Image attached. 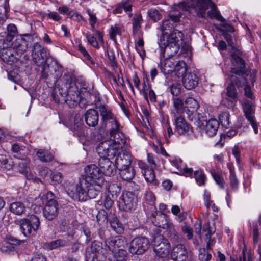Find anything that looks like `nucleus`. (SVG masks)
I'll return each mask as SVG.
<instances>
[{
  "label": "nucleus",
  "mask_w": 261,
  "mask_h": 261,
  "mask_svg": "<svg viewBox=\"0 0 261 261\" xmlns=\"http://www.w3.org/2000/svg\"><path fill=\"white\" fill-rule=\"evenodd\" d=\"M104 185L99 168L95 164L87 165L85 168V174L79 178L73 198L80 201H85L88 198H95L101 194Z\"/></svg>",
  "instance_id": "obj_1"
},
{
  "label": "nucleus",
  "mask_w": 261,
  "mask_h": 261,
  "mask_svg": "<svg viewBox=\"0 0 261 261\" xmlns=\"http://www.w3.org/2000/svg\"><path fill=\"white\" fill-rule=\"evenodd\" d=\"M81 93L77 86L72 82L69 75L65 74L62 79L57 81L55 87L51 92V96L56 103L60 102L63 98L70 107L74 108L81 101Z\"/></svg>",
  "instance_id": "obj_2"
},
{
  "label": "nucleus",
  "mask_w": 261,
  "mask_h": 261,
  "mask_svg": "<svg viewBox=\"0 0 261 261\" xmlns=\"http://www.w3.org/2000/svg\"><path fill=\"white\" fill-rule=\"evenodd\" d=\"M110 140L100 142L96 147L97 153L102 158L113 159L126 143L124 134H115L110 135Z\"/></svg>",
  "instance_id": "obj_3"
},
{
  "label": "nucleus",
  "mask_w": 261,
  "mask_h": 261,
  "mask_svg": "<svg viewBox=\"0 0 261 261\" xmlns=\"http://www.w3.org/2000/svg\"><path fill=\"white\" fill-rule=\"evenodd\" d=\"M101 116V127L105 128L108 124L111 125L110 129V135L115 134H123L120 131L119 124L117 121L115 115L108 107L101 105L97 107Z\"/></svg>",
  "instance_id": "obj_4"
},
{
  "label": "nucleus",
  "mask_w": 261,
  "mask_h": 261,
  "mask_svg": "<svg viewBox=\"0 0 261 261\" xmlns=\"http://www.w3.org/2000/svg\"><path fill=\"white\" fill-rule=\"evenodd\" d=\"M153 250L156 255L161 258L167 256L170 251V245L162 234L157 233L153 239Z\"/></svg>",
  "instance_id": "obj_5"
},
{
  "label": "nucleus",
  "mask_w": 261,
  "mask_h": 261,
  "mask_svg": "<svg viewBox=\"0 0 261 261\" xmlns=\"http://www.w3.org/2000/svg\"><path fill=\"white\" fill-rule=\"evenodd\" d=\"M230 82L228 84L226 87L225 95L229 97H234L238 99V90H239L244 84L246 83V77L243 76H237L233 74L229 75Z\"/></svg>",
  "instance_id": "obj_6"
},
{
  "label": "nucleus",
  "mask_w": 261,
  "mask_h": 261,
  "mask_svg": "<svg viewBox=\"0 0 261 261\" xmlns=\"http://www.w3.org/2000/svg\"><path fill=\"white\" fill-rule=\"evenodd\" d=\"M150 242L144 237H138L130 242L129 252L133 255H141L144 253L149 248Z\"/></svg>",
  "instance_id": "obj_7"
},
{
  "label": "nucleus",
  "mask_w": 261,
  "mask_h": 261,
  "mask_svg": "<svg viewBox=\"0 0 261 261\" xmlns=\"http://www.w3.org/2000/svg\"><path fill=\"white\" fill-rule=\"evenodd\" d=\"M108 252L106 248L102 247L101 243L93 241L91 245L86 249L85 261H95L96 259L97 260Z\"/></svg>",
  "instance_id": "obj_8"
},
{
  "label": "nucleus",
  "mask_w": 261,
  "mask_h": 261,
  "mask_svg": "<svg viewBox=\"0 0 261 261\" xmlns=\"http://www.w3.org/2000/svg\"><path fill=\"white\" fill-rule=\"evenodd\" d=\"M120 208L128 211L134 210L137 203V198L132 192H123L118 201Z\"/></svg>",
  "instance_id": "obj_9"
},
{
  "label": "nucleus",
  "mask_w": 261,
  "mask_h": 261,
  "mask_svg": "<svg viewBox=\"0 0 261 261\" xmlns=\"http://www.w3.org/2000/svg\"><path fill=\"white\" fill-rule=\"evenodd\" d=\"M39 224L40 221L38 217L32 215L29 219L22 220L20 229L23 234L28 237L37 231Z\"/></svg>",
  "instance_id": "obj_10"
},
{
  "label": "nucleus",
  "mask_w": 261,
  "mask_h": 261,
  "mask_svg": "<svg viewBox=\"0 0 261 261\" xmlns=\"http://www.w3.org/2000/svg\"><path fill=\"white\" fill-rule=\"evenodd\" d=\"M20 243V240L10 236L0 243V251L8 255L14 254Z\"/></svg>",
  "instance_id": "obj_11"
},
{
  "label": "nucleus",
  "mask_w": 261,
  "mask_h": 261,
  "mask_svg": "<svg viewBox=\"0 0 261 261\" xmlns=\"http://www.w3.org/2000/svg\"><path fill=\"white\" fill-rule=\"evenodd\" d=\"M32 55L33 61L37 65H42L47 62V50L38 42L33 43Z\"/></svg>",
  "instance_id": "obj_12"
},
{
  "label": "nucleus",
  "mask_w": 261,
  "mask_h": 261,
  "mask_svg": "<svg viewBox=\"0 0 261 261\" xmlns=\"http://www.w3.org/2000/svg\"><path fill=\"white\" fill-rule=\"evenodd\" d=\"M243 111L246 118L251 124L254 133H258V125L254 116V109L252 103L248 100L245 101L243 106Z\"/></svg>",
  "instance_id": "obj_13"
},
{
  "label": "nucleus",
  "mask_w": 261,
  "mask_h": 261,
  "mask_svg": "<svg viewBox=\"0 0 261 261\" xmlns=\"http://www.w3.org/2000/svg\"><path fill=\"white\" fill-rule=\"evenodd\" d=\"M126 244L125 238L122 236L112 237L105 241L106 247L112 253L118 251L119 249H123Z\"/></svg>",
  "instance_id": "obj_14"
},
{
  "label": "nucleus",
  "mask_w": 261,
  "mask_h": 261,
  "mask_svg": "<svg viewBox=\"0 0 261 261\" xmlns=\"http://www.w3.org/2000/svg\"><path fill=\"white\" fill-rule=\"evenodd\" d=\"M199 78L195 71H188L182 77L183 86L187 90L195 88L198 84Z\"/></svg>",
  "instance_id": "obj_15"
},
{
  "label": "nucleus",
  "mask_w": 261,
  "mask_h": 261,
  "mask_svg": "<svg viewBox=\"0 0 261 261\" xmlns=\"http://www.w3.org/2000/svg\"><path fill=\"white\" fill-rule=\"evenodd\" d=\"M110 159L104 158L99 160V169L102 175L105 174L106 176H111L115 175L116 172V166Z\"/></svg>",
  "instance_id": "obj_16"
},
{
  "label": "nucleus",
  "mask_w": 261,
  "mask_h": 261,
  "mask_svg": "<svg viewBox=\"0 0 261 261\" xmlns=\"http://www.w3.org/2000/svg\"><path fill=\"white\" fill-rule=\"evenodd\" d=\"M33 36L29 34H25L16 39L14 42V47L18 50L25 52L33 45Z\"/></svg>",
  "instance_id": "obj_17"
},
{
  "label": "nucleus",
  "mask_w": 261,
  "mask_h": 261,
  "mask_svg": "<svg viewBox=\"0 0 261 261\" xmlns=\"http://www.w3.org/2000/svg\"><path fill=\"white\" fill-rule=\"evenodd\" d=\"M116 156L115 165L118 170L132 167V159L130 154L119 150Z\"/></svg>",
  "instance_id": "obj_18"
},
{
  "label": "nucleus",
  "mask_w": 261,
  "mask_h": 261,
  "mask_svg": "<svg viewBox=\"0 0 261 261\" xmlns=\"http://www.w3.org/2000/svg\"><path fill=\"white\" fill-rule=\"evenodd\" d=\"M232 58L233 61L238 64V66L231 68V74H233L237 76L246 77L248 75L246 74V71L245 69L244 61L236 54L232 55Z\"/></svg>",
  "instance_id": "obj_19"
},
{
  "label": "nucleus",
  "mask_w": 261,
  "mask_h": 261,
  "mask_svg": "<svg viewBox=\"0 0 261 261\" xmlns=\"http://www.w3.org/2000/svg\"><path fill=\"white\" fill-rule=\"evenodd\" d=\"M152 223L158 227L166 229L172 224L168 220L166 215L161 212H155L152 214Z\"/></svg>",
  "instance_id": "obj_20"
},
{
  "label": "nucleus",
  "mask_w": 261,
  "mask_h": 261,
  "mask_svg": "<svg viewBox=\"0 0 261 261\" xmlns=\"http://www.w3.org/2000/svg\"><path fill=\"white\" fill-rule=\"evenodd\" d=\"M188 257L187 249L181 244L175 246L171 253V258L174 261H185Z\"/></svg>",
  "instance_id": "obj_21"
},
{
  "label": "nucleus",
  "mask_w": 261,
  "mask_h": 261,
  "mask_svg": "<svg viewBox=\"0 0 261 261\" xmlns=\"http://www.w3.org/2000/svg\"><path fill=\"white\" fill-rule=\"evenodd\" d=\"M84 119L86 124L89 127L96 126L99 121L98 111L93 109L88 110L84 114Z\"/></svg>",
  "instance_id": "obj_22"
},
{
  "label": "nucleus",
  "mask_w": 261,
  "mask_h": 261,
  "mask_svg": "<svg viewBox=\"0 0 261 261\" xmlns=\"http://www.w3.org/2000/svg\"><path fill=\"white\" fill-rule=\"evenodd\" d=\"M174 116L175 132L180 135L186 134L189 132L190 127L185 119L181 116H176L175 114Z\"/></svg>",
  "instance_id": "obj_23"
},
{
  "label": "nucleus",
  "mask_w": 261,
  "mask_h": 261,
  "mask_svg": "<svg viewBox=\"0 0 261 261\" xmlns=\"http://www.w3.org/2000/svg\"><path fill=\"white\" fill-rule=\"evenodd\" d=\"M176 61L173 58H163L161 59V69L164 74H169L173 72Z\"/></svg>",
  "instance_id": "obj_24"
},
{
  "label": "nucleus",
  "mask_w": 261,
  "mask_h": 261,
  "mask_svg": "<svg viewBox=\"0 0 261 261\" xmlns=\"http://www.w3.org/2000/svg\"><path fill=\"white\" fill-rule=\"evenodd\" d=\"M183 42V34L181 31L177 29H174L170 33L167 38L166 43L176 45L177 47H180Z\"/></svg>",
  "instance_id": "obj_25"
},
{
  "label": "nucleus",
  "mask_w": 261,
  "mask_h": 261,
  "mask_svg": "<svg viewBox=\"0 0 261 261\" xmlns=\"http://www.w3.org/2000/svg\"><path fill=\"white\" fill-rule=\"evenodd\" d=\"M62 73L61 67L58 64L57 61L56 60L50 58V74L56 80L54 87L56 86L57 81L62 79V77L60 78L62 76Z\"/></svg>",
  "instance_id": "obj_26"
},
{
  "label": "nucleus",
  "mask_w": 261,
  "mask_h": 261,
  "mask_svg": "<svg viewBox=\"0 0 261 261\" xmlns=\"http://www.w3.org/2000/svg\"><path fill=\"white\" fill-rule=\"evenodd\" d=\"M86 128L80 116H76L74 118V123L71 126V129L74 135L79 137L84 136Z\"/></svg>",
  "instance_id": "obj_27"
},
{
  "label": "nucleus",
  "mask_w": 261,
  "mask_h": 261,
  "mask_svg": "<svg viewBox=\"0 0 261 261\" xmlns=\"http://www.w3.org/2000/svg\"><path fill=\"white\" fill-rule=\"evenodd\" d=\"M211 4L210 0H199L195 7V12L198 16L204 18L205 12L208 9L210 4Z\"/></svg>",
  "instance_id": "obj_28"
},
{
  "label": "nucleus",
  "mask_w": 261,
  "mask_h": 261,
  "mask_svg": "<svg viewBox=\"0 0 261 261\" xmlns=\"http://www.w3.org/2000/svg\"><path fill=\"white\" fill-rule=\"evenodd\" d=\"M179 47L176 45L166 43L164 49H161L163 58H171L175 57L178 52Z\"/></svg>",
  "instance_id": "obj_29"
},
{
  "label": "nucleus",
  "mask_w": 261,
  "mask_h": 261,
  "mask_svg": "<svg viewBox=\"0 0 261 261\" xmlns=\"http://www.w3.org/2000/svg\"><path fill=\"white\" fill-rule=\"evenodd\" d=\"M219 125V122L216 119H211L206 123L205 130L206 134L212 137L216 134Z\"/></svg>",
  "instance_id": "obj_30"
},
{
  "label": "nucleus",
  "mask_w": 261,
  "mask_h": 261,
  "mask_svg": "<svg viewBox=\"0 0 261 261\" xmlns=\"http://www.w3.org/2000/svg\"><path fill=\"white\" fill-rule=\"evenodd\" d=\"M216 231V228L214 223H211L209 222L203 224V231L205 232V240L207 242V247H209L211 242V236Z\"/></svg>",
  "instance_id": "obj_31"
},
{
  "label": "nucleus",
  "mask_w": 261,
  "mask_h": 261,
  "mask_svg": "<svg viewBox=\"0 0 261 261\" xmlns=\"http://www.w3.org/2000/svg\"><path fill=\"white\" fill-rule=\"evenodd\" d=\"M13 39L11 35H8L6 32L0 34V48L5 49L10 48L13 45Z\"/></svg>",
  "instance_id": "obj_32"
},
{
  "label": "nucleus",
  "mask_w": 261,
  "mask_h": 261,
  "mask_svg": "<svg viewBox=\"0 0 261 261\" xmlns=\"http://www.w3.org/2000/svg\"><path fill=\"white\" fill-rule=\"evenodd\" d=\"M54 197V194L50 191V220L57 217L58 214L59 204L56 199L50 198Z\"/></svg>",
  "instance_id": "obj_33"
},
{
  "label": "nucleus",
  "mask_w": 261,
  "mask_h": 261,
  "mask_svg": "<svg viewBox=\"0 0 261 261\" xmlns=\"http://www.w3.org/2000/svg\"><path fill=\"white\" fill-rule=\"evenodd\" d=\"M166 229L168 231V237L172 241L175 243L181 242V235L176 230L172 224Z\"/></svg>",
  "instance_id": "obj_34"
},
{
  "label": "nucleus",
  "mask_w": 261,
  "mask_h": 261,
  "mask_svg": "<svg viewBox=\"0 0 261 261\" xmlns=\"http://www.w3.org/2000/svg\"><path fill=\"white\" fill-rule=\"evenodd\" d=\"M186 64L183 61H176L173 72L178 77H182L187 73Z\"/></svg>",
  "instance_id": "obj_35"
},
{
  "label": "nucleus",
  "mask_w": 261,
  "mask_h": 261,
  "mask_svg": "<svg viewBox=\"0 0 261 261\" xmlns=\"http://www.w3.org/2000/svg\"><path fill=\"white\" fill-rule=\"evenodd\" d=\"M10 210L13 214L21 215L24 212L25 207L22 202L16 201L10 204Z\"/></svg>",
  "instance_id": "obj_36"
},
{
  "label": "nucleus",
  "mask_w": 261,
  "mask_h": 261,
  "mask_svg": "<svg viewBox=\"0 0 261 261\" xmlns=\"http://www.w3.org/2000/svg\"><path fill=\"white\" fill-rule=\"evenodd\" d=\"M121 178L126 181H130L134 177L135 172L134 168L131 167L119 170Z\"/></svg>",
  "instance_id": "obj_37"
},
{
  "label": "nucleus",
  "mask_w": 261,
  "mask_h": 261,
  "mask_svg": "<svg viewBox=\"0 0 261 261\" xmlns=\"http://www.w3.org/2000/svg\"><path fill=\"white\" fill-rule=\"evenodd\" d=\"M238 99L234 97H229L228 96L222 95L221 104L228 109L234 110Z\"/></svg>",
  "instance_id": "obj_38"
},
{
  "label": "nucleus",
  "mask_w": 261,
  "mask_h": 261,
  "mask_svg": "<svg viewBox=\"0 0 261 261\" xmlns=\"http://www.w3.org/2000/svg\"><path fill=\"white\" fill-rule=\"evenodd\" d=\"M209 7H211V10L207 12V16L211 18H215L217 20L223 22L225 19L221 16L220 12L217 10L216 6L211 2Z\"/></svg>",
  "instance_id": "obj_39"
},
{
  "label": "nucleus",
  "mask_w": 261,
  "mask_h": 261,
  "mask_svg": "<svg viewBox=\"0 0 261 261\" xmlns=\"http://www.w3.org/2000/svg\"><path fill=\"white\" fill-rule=\"evenodd\" d=\"M186 107L192 114L196 112L199 107L197 101L193 97H188L185 100Z\"/></svg>",
  "instance_id": "obj_40"
},
{
  "label": "nucleus",
  "mask_w": 261,
  "mask_h": 261,
  "mask_svg": "<svg viewBox=\"0 0 261 261\" xmlns=\"http://www.w3.org/2000/svg\"><path fill=\"white\" fill-rule=\"evenodd\" d=\"M110 223L111 228L117 233L121 234L124 231L123 225L119 222L118 218L116 217H113L110 220Z\"/></svg>",
  "instance_id": "obj_41"
},
{
  "label": "nucleus",
  "mask_w": 261,
  "mask_h": 261,
  "mask_svg": "<svg viewBox=\"0 0 261 261\" xmlns=\"http://www.w3.org/2000/svg\"><path fill=\"white\" fill-rule=\"evenodd\" d=\"M133 33L134 35L137 34L141 27L142 17L140 14L136 13L133 18Z\"/></svg>",
  "instance_id": "obj_42"
},
{
  "label": "nucleus",
  "mask_w": 261,
  "mask_h": 261,
  "mask_svg": "<svg viewBox=\"0 0 261 261\" xmlns=\"http://www.w3.org/2000/svg\"><path fill=\"white\" fill-rule=\"evenodd\" d=\"M121 186L117 183L111 184L108 188V192L111 195L113 199L117 197L121 192Z\"/></svg>",
  "instance_id": "obj_43"
},
{
  "label": "nucleus",
  "mask_w": 261,
  "mask_h": 261,
  "mask_svg": "<svg viewBox=\"0 0 261 261\" xmlns=\"http://www.w3.org/2000/svg\"><path fill=\"white\" fill-rule=\"evenodd\" d=\"M229 114L227 112H223L221 113L219 117V120L222 125L228 128L230 125Z\"/></svg>",
  "instance_id": "obj_44"
},
{
  "label": "nucleus",
  "mask_w": 261,
  "mask_h": 261,
  "mask_svg": "<svg viewBox=\"0 0 261 261\" xmlns=\"http://www.w3.org/2000/svg\"><path fill=\"white\" fill-rule=\"evenodd\" d=\"M114 257L116 261H126L128 257V253L125 250L119 249L117 252L115 251Z\"/></svg>",
  "instance_id": "obj_45"
},
{
  "label": "nucleus",
  "mask_w": 261,
  "mask_h": 261,
  "mask_svg": "<svg viewBox=\"0 0 261 261\" xmlns=\"http://www.w3.org/2000/svg\"><path fill=\"white\" fill-rule=\"evenodd\" d=\"M194 178L197 184L201 186L205 185L206 177L201 171H196L194 173Z\"/></svg>",
  "instance_id": "obj_46"
},
{
  "label": "nucleus",
  "mask_w": 261,
  "mask_h": 261,
  "mask_svg": "<svg viewBox=\"0 0 261 261\" xmlns=\"http://www.w3.org/2000/svg\"><path fill=\"white\" fill-rule=\"evenodd\" d=\"M173 27L174 24L172 22V20L167 19L163 21L161 30L164 34H168V31L171 32Z\"/></svg>",
  "instance_id": "obj_47"
},
{
  "label": "nucleus",
  "mask_w": 261,
  "mask_h": 261,
  "mask_svg": "<svg viewBox=\"0 0 261 261\" xmlns=\"http://www.w3.org/2000/svg\"><path fill=\"white\" fill-rule=\"evenodd\" d=\"M147 13L150 18L154 22L160 20L162 18V15L156 9H150L148 11Z\"/></svg>",
  "instance_id": "obj_48"
},
{
  "label": "nucleus",
  "mask_w": 261,
  "mask_h": 261,
  "mask_svg": "<svg viewBox=\"0 0 261 261\" xmlns=\"http://www.w3.org/2000/svg\"><path fill=\"white\" fill-rule=\"evenodd\" d=\"M142 173L147 182H152L154 181L155 174L152 169H146L142 171Z\"/></svg>",
  "instance_id": "obj_49"
},
{
  "label": "nucleus",
  "mask_w": 261,
  "mask_h": 261,
  "mask_svg": "<svg viewBox=\"0 0 261 261\" xmlns=\"http://www.w3.org/2000/svg\"><path fill=\"white\" fill-rule=\"evenodd\" d=\"M121 33V29L116 25L112 26L110 29L109 35L110 38L116 42V36L117 35H120Z\"/></svg>",
  "instance_id": "obj_50"
},
{
  "label": "nucleus",
  "mask_w": 261,
  "mask_h": 261,
  "mask_svg": "<svg viewBox=\"0 0 261 261\" xmlns=\"http://www.w3.org/2000/svg\"><path fill=\"white\" fill-rule=\"evenodd\" d=\"M143 88L140 89V92L144 96V97L147 100L148 99V96H147V91L150 89L149 85L148 83V80L147 77H144L143 78Z\"/></svg>",
  "instance_id": "obj_51"
},
{
  "label": "nucleus",
  "mask_w": 261,
  "mask_h": 261,
  "mask_svg": "<svg viewBox=\"0 0 261 261\" xmlns=\"http://www.w3.org/2000/svg\"><path fill=\"white\" fill-rule=\"evenodd\" d=\"M13 165L11 161L5 159L0 161V169L3 171H9L12 169Z\"/></svg>",
  "instance_id": "obj_52"
},
{
  "label": "nucleus",
  "mask_w": 261,
  "mask_h": 261,
  "mask_svg": "<svg viewBox=\"0 0 261 261\" xmlns=\"http://www.w3.org/2000/svg\"><path fill=\"white\" fill-rule=\"evenodd\" d=\"M230 187L233 190H237L238 186V180L233 170H230Z\"/></svg>",
  "instance_id": "obj_53"
},
{
  "label": "nucleus",
  "mask_w": 261,
  "mask_h": 261,
  "mask_svg": "<svg viewBox=\"0 0 261 261\" xmlns=\"http://www.w3.org/2000/svg\"><path fill=\"white\" fill-rule=\"evenodd\" d=\"M173 106L176 112L181 114L183 112L184 103L182 100L179 98L173 99Z\"/></svg>",
  "instance_id": "obj_54"
},
{
  "label": "nucleus",
  "mask_w": 261,
  "mask_h": 261,
  "mask_svg": "<svg viewBox=\"0 0 261 261\" xmlns=\"http://www.w3.org/2000/svg\"><path fill=\"white\" fill-rule=\"evenodd\" d=\"M38 159L42 162H47L48 160V153L43 149H39L36 152Z\"/></svg>",
  "instance_id": "obj_55"
},
{
  "label": "nucleus",
  "mask_w": 261,
  "mask_h": 261,
  "mask_svg": "<svg viewBox=\"0 0 261 261\" xmlns=\"http://www.w3.org/2000/svg\"><path fill=\"white\" fill-rule=\"evenodd\" d=\"M211 173L216 182L220 186V188H224V181L223 178L217 174L215 170L214 169L211 170Z\"/></svg>",
  "instance_id": "obj_56"
},
{
  "label": "nucleus",
  "mask_w": 261,
  "mask_h": 261,
  "mask_svg": "<svg viewBox=\"0 0 261 261\" xmlns=\"http://www.w3.org/2000/svg\"><path fill=\"white\" fill-rule=\"evenodd\" d=\"M87 13L89 16V23L91 26L92 30H95V24L97 21V19L96 16V14L93 13L90 9L87 10Z\"/></svg>",
  "instance_id": "obj_57"
},
{
  "label": "nucleus",
  "mask_w": 261,
  "mask_h": 261,
  "mask_svg": "<svg viewBox=\"0 0 261 261\" xmlns=\"http://www.w3.org/2000/svg\"><path fill=\"white\" fill-rule=\"evenodd\" d=\"M11 150L14 153L23 154V151L25 150V147L21 145L18 143H14L12 145Z\"/></svg>",
  "instance_id": "obj_58"
},
{
  "label": "nucleus",
  "mask_w": 261,
  "mask_h": 261,
  "mask_svg": "<svg viewBox=\"0 0 261 261\" xmlns=\"http://www.w3.org/2000/svg\"><path fill=\"white\" fill-rule=\"evenodd\" d=\"M86 37L88 40V43L93 47L97 49L99 48L98 42L94 36L91 35L90 34L87 33L86 34Z\"/></svg>",
  "instance_id": "obj_59"
},
{
  "label": "nucleus",
  "mask_w": 261,
  "mask_h": 261,
  "mask_svg": "<svg viewBox=\"0 0 261 261\" xmlns=\"http://www.w3.org/2000/svg\"><path fill=\"white\" fill-rule=\"evenodd\" d=\"M122 9L125 12H130L132 10V1L123 0L119 3Z\"/></svg>",
  "instance_id": "obj_60"
},
{
  "label": "nucleus",
  "mask_w": 261,
  "mask_h": 261,
  "mask_svg": "<svg viewBox=\"0 0 261 261\" xmlns=\"http://www.w3.org/2000/svg\"><path fill=\"white\" fill-rule=\"evenodd\" d=\"M199 259L200 261H210L212 258V255L206 252L204 249L200 250Z\"/></svg>",
  "instance_id": "obj_61"
},
{
  "label": "nucleus",
  "mask_w": 261,
  "mask_h": 261,
  "mask_svg": "<svg viewBox=\"0 0 261 261\" xmlns=\"http://www.w3.org/2000/svg\"><path fill=\"white\" fill-rule=\"evenodd\" d=\"M62 174L60 172H57L52 175L51 182L53 185L60 184L62 180Z\"/></svg>",
  "instance_id": "obj_62"
},
{
  "label": "nucleus",
  "mask_w": 261,
  "mask_h": 261,
  "mask_svg": "<svg viewBox=\"0 0 261 261\" xmlns=\"http://www.w3.org/2000/svg\"><path fill=\"white\" fill-rule=\"evenodd\" d=\"M8 35H11L13 39L14 37L17 34V30L16 26L14 24H10L7 27V32H6Z\"/></svg>",
  "instance_id": "obj_63"
},
{
  "label": "nucleus",
  "mask_w": 261,
  "mask_h": 261,
  "mask_svg": "<svg viewBox=\"0 0 261 261\" xmlns=\"http://www.w3.org/2000/svg\"><path fill=\"white\" fill-rule=\"evenodd\" d=\"M248 83L247 79H246V83L243 85L244 86V94L246 97L250 99H253L254 98V96L251 91L250 86L248 84Z\"/></svg>",
  "instance_id": "obj_64"
}]
</instances>
